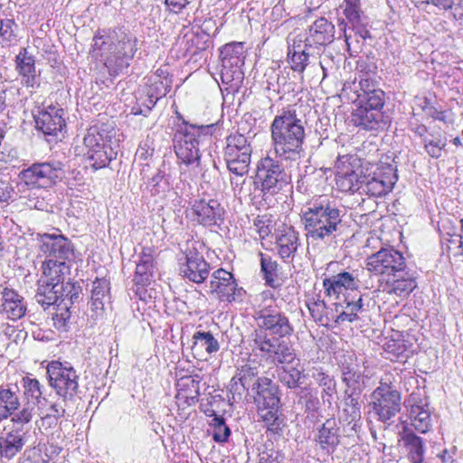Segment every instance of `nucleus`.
<instances>
[{
  "instance_id": "17",
  "label": "nucleus",
  "mask_w": 463,
  "mask_h": 463,
  "mask_svg": "<svg viewBox=\"0 0 463 463\" xmlns=\"http://www.w3.org/2000/svg\"><path fill=\"white\" fill-rule=\"evenodd\" d=\"M41 250L46 259L63 260L70 264L74 260L71 242L63 235L44 233L41 236Z\"/></svg>"
},
{
  "instance_id": "30",
  "label": "nucleus",
  "mask_w": 463,
  "mask_h": 463,
  "mask_svg": "<svg viewBox=\"0 0 463 463\" xmlns=\"http://www.w3.org/2000/svg\"><path fill=\"white\" fill-rule=\"evenodd\" d=\"M276 245L279 257L285 262H291L299 246L298 232L293 227H284L277 235Z\"/></svg>"
},
{
  "instance_id": "3",
  "label": "nucleus",
  "mask_w": 463,
  "mask_h": 463,
  "mask_svg": "<svg viewBox=\"0 0 463 463\" xmlns=\"http://www.w3.org/2000/svg\"><path fill=\"white\" fill-rule=\"evenodd\" d=\"M343 216L335 201L325 195L315 199L302 214L307 238L322 241L335 239L344 227Z\"/></svg>"
},
{
  "instance_id": "49",
  "label": "nucleus",
  "mask_w": 463,
  "mask_h": 463,
  "mask_svg": "<svg viewBox=\"0 0 463 463\" xmlns=\"http://www.w3.org/2000/svg\"><path fill=\"white\" fill-rule=\"evenodd\" d=\"M304 369L297 365L282 366L279 371V381L289 389H296L301 384Z\"/></svg>"
},
{
  "instance_id": "62",
  "label": "nucleus",
  "mask_w": 463,
  "mask_h": 463,
  "mask_svg": "<svg viewBox=\"0 0 463 463\" xmlns=\"http://www.w3.org/2000/svg\"><path fill=\"white\" fill-rule=\"evenodd\" d=\"M424 147L429 156L433 158H439L442 155V150L446 146V141L440 138L429 140L425 138Z\"/></svg>"
},
{
  "instance_id": "29",
  "label": "nucleus",
  "mask_w": 463,
  "mask_h": 463,
  "mask_svg": "<svg viewBox=\"0 0 463 463\" xmlns=\"http://www.w3.org/2000/svg\"><path fill=\"white\" fill-rule=\"evenodd\" d=\"M15 63L23 85L26 88H38L40 83L36 75L35 60L33 55H29L25 48L22 49L16 55Z\"/></svg>"
},
{
  "instance_id": "28",
  "label": "nucleus",
  "mask_w": 463,
  "mask_h": 463,
  "mask_svg": "<svg viewBox=\"0 0 463 463\" xmlns=\"http://www.w3.org/2000/svg\"><path fill=\"white\" fill-rule=\"evenodd\" d=\"M343 382L346 385L345 394L359 395L364 388V375L356 361H345L341 365Z\"/></svg>"
},
{
  "instance_id": "32",
  "label": "nucleus",
  "mask_w": 463,
  "mask_h": 463,
  "mask_svg": "<svg viewBox=\"0 0 463 463\" xmlns=\"http://www.w3.org/2000/svg\"><path fill=\"white\" fill-rule=\"evenodd\" d=\"M154 253L155 250L152 248H143L137 263L133 279L137 285L145 286L149 284L154 277L156 270Z\"/></svg>"
},
{
  "instance_id": "41",
  "label": "nucleus",
  "mask_w": 463,
  "mask_h": 463,
  "mask_svg": "<svg viewBox=\"0 0 463 463\" xmlns=\"http://www.w3.org/2000/svg\"><path fill=\"white\" fill-rule=\"evenodd\" d=\"M22 386L27 403L35 407L43 405V402H47L43 396L44 386L37 379L24 376L22 379Z\"/></svg>"
},
{
  "instance_id": "31",
  "label": "nucleus",
  "mask_w": 463,
  "mask_h": 463,
  "mask_svg": "<svg viewBox=\"0 0 463 463\" xmlns=\"http://www.w3.org/2000/svg\"><path fill=\"white\" fill-rule=\"evenodd\" d=\"M110 283L106 279H97L92 283L90 296L91 317L97 320L103 316L105 303L109 300Z\"/></svg>"
},
{
  "instance_id": "19",
  "label": "nucleus",
  "mask_w": 463,
  "mask_h": 463,
  "mask_svg": "<svg viewBox=\"0 0 463 463\" xmlns=\"http://www.w3.org/2000/svg\"><path fill=\"white\" fill-rule=\"evenodd\" d=\"M335 25L325 17L314 21L306 33L303 43L319 53L321 47L330 44L335 39Z\"/></svg>"
},
{
  "instance_id": "9",
  "label": "nucleus",
  "mask_w": 463,
  "mask_h": 463,
  "mask_svg": "<svg viewBox=\"0 0 463 463\" xmlns=\"http://www.w3.org/2000/svg\"><path fill=\"white\" fill-rule=\"evenodd\" d=\"M48 381L64 402L73 401L79 392L80 376L70 363L51 361L46 367Z\"/></svg>"
},
{
  "instance_id": "14",
  "label": "nucleus",
  "mask_w": 463,
  "mask_h": 463,
  "mask_svg": "<svg viewBox=\"0 0 463 463\" xmlns=\"http://www.w3.org/2000/svg\"><path fill=\"white\" fill-rule=\"evenodd\" d=\"M255 319L258 325L256 330H263L266 334L269 332L278 338L290 335L293 332L288 317L276 307H265L256 311Z\"/></svg>"
},
{
  "instance_id": "55",
  "label": "nucleus",
  "mask_w": 463,
  "mask_h": 463,
  "mask_svg": "<svg viewBox=\"0 0 463 463\" xmlns=\"http://www.w3.org/2000/svg\"><path fill=\"white\" fill-rule=\"evenodd\" d=\"M54 312L52 313L53 326L57 330L67 331L68 324L71 319V306H66L65 303L61 305L57 304L53 307Z\"/></svg>"
},
{
  "instance_id": "2",
  "label": "nucleus",
  "mask_w": 463,
  "mask_h": 463,
  "mask_svg": "<svg viewBox=\"0 0 463 463\" xmlns=\"http://www.w3.org/2000/svg\"><path fill=\"white\" fill-rule=\"evenodd\" d=\"M274 153L281 161H297L301 158L305 140V122L298 118L292 108L277 115L270 126Z\"/></svg>"
},
{
  "instance_id": "39",
  "label": "nucleus",
  "mask_w": 463,
  "mask_h": 463,
  "mask_svg": "<svg viewBox=\"0 0 463 463\" xmlns=\"http://www.w3.org/2000/svg\"><path fill=\"white\" fill-rule=\"evenodd\" d=\"M172 79L163 70H158L147 80L146 93L150 98L161 99L171 90Z\"/></svg>"
},
{
  "instance_id": "38",
  "label": "nucleus",
  "mask_w": 463,
  "mask_h": 463,
  "mask_svg": "<svg viewBox=\"0 0 463 463\" xmlns=\"http://www.w3.org/2000/svg\"><path fill=\"white\" fill-rule=\"evenodd\" d=\"M61 288V284L57 282L50 283L39 279L35 299L44 309L54 307L59 303V290Z\"/></svg>"
},
{
  "instance_id": "16",
  "label": "nucleus",
  "mask_w": 463,
  "mask_h": 463,
  "mask_svg": "<svg viewBox=\"0 0 463 463\" xmlns=\"http://www.w3.org/2000/svg\"><path fill=\"white\" fill-rule=\"evenodd\" d=\"M359 271L357 269L343 270L323 279V288L327 297L339 299L345 292L354 291L360 288Z\"/></svg>"
},
{
  "instance_id": "22",
  "label": "nucleus",
  "mask_w": 463,
  "mask_h": 463,
  "mask_svg": "<svg viewBox=\"0 0 463 463\" xmlns=\"http://www.w3.org/2000/svg\"><path fill=\"white\" fill-rule=\"evenodd\" d=\"M180 273L190 281L203 283L209 276L210 265L196 250H188L185 254V263L180 267Z\"/></svg>"
},
{
  "instance_id": "43",
  "label": "nucleus",
  "mask_w": 463,
  "mask_h": 463,
  "mask_svg": "<svg viewBox=\"0 0 463 463\" xmlns=\"http://www.w3.org/2000/svg\"><path fill=\"white\" fill-rule=\"evenodd\" d=\"M411 347V345L402 338L391 339L385 343L384 352L392 361L405 362L413 353Z\"/></svg>"
},
{
  "instance_id": "52",
  "label": "nucleus",
  "mask_w": 463,
  "mask_h": 463,
  "mask_svg": "<svg viewBox=\"0 0 463 463\" xmlns=\"http://www.w3.org/2000/svg\"><path fill=\"white\" fill-rule=\"evenodd\" d=\"M361 174L358 175L354 171L346 172L343 175H338L336 183L342 191L345 192H360L362 193L361 186Z\"/></svg>"
},
{
  "instance_id": "23",
  "label": "nucleus",
  "mask_w": 463,
  "mask_h": 463,
  "mask_svg": "<svg viewBox=\"0 0 463 463\" xmlns=\"http://www.w3.org/2000/svg\"><path fill=\"white\" fill-rule=\"evenodd\" d=\"M357 90L356 107L383 111L385 102V93L377 88L369 78H362Z\"/></svg>"
},
{
  "instance_id": "7",
  "label": "nucleus",
  "mask_w": 463,
  "mask_h": 463,
  "mask_svg": "<svg viewBox=\"0 0 463 463\" xmlns=\"http://www.w3.org/2000/svg\"><path fill=\"white\" fill-rule=\"evenodd\" d=\"M256 179L264 194L274 195L290 186L291 175L282 165L279 158L268 155L258 162Z\"/></svg>"
},
{
  "instance_id": "57",
  "label": "nucleus",
  "mask_w": 463,
  "mask_h": 463,
  "mask_svg": "<svg viewBox=\"0 0 463 463\" xmlns=\"http://www.w3.org/2000/svg\"><path fill=\"white\" fill-rule=\"evenodd\" d=\"M213 439L215 442L222 443L228 440L231 435L230 428L225 424L224 419L221 416L214 415L213 419Z\"/></svg>"
},
{
  "instance_id": "60",
  "label": "nucleus",
  "mask_w": 463,
  "mask_h": 463,
  "mask_svg": "<svg viewBox=\"0 0 463 463\" xmlns=\"http://www.w3.org/2000/svg\"><path fill=\"white\" fill-rule=\"evenodd\" d=\"M147 185L153 195L165 193L168 189V182L161 170H158L157 173L153 175Z\"/></svg>"
},
{
  "instance_id": "8",
  "label": "nucleus",
  "mask_w": 463,
  "mask_h": 463,
  "mask_svg": "<svg viewBox=\"0 0 463 463\" xmlns=\"http://www.w3.org/2000/svg\"><path fill=\"white\" fill-rule=\"evenodd\" d=\"M252 350L259 351L262 357L272 364H291L296 360V353L288 342L270 337L263 330H254L251 334Z\"/></svg>"
},
{
  "instance_id": "12",
  "label": "nucleus",
  "mask_w": 463,
  "mask_h": 463,
  "mask_svg": "<svg viewBox=\"0 0 463 463\" xmlns=\"http://www.w3.org/2000/svg\"><path fill=\"white\" fill-rule=\"evenodd\" d=\"M366 267L376 275L396 278L404 272L406 261L401 251L393 247H385L367 257Z\"/></svg>"
},
{
  "instance_id": "15",
  "label": "nucleus",
  "mask_w": 463,
  "mask_h": 463,
  "mask_svg": "<svg viewBox=\"0 0 463 463\" xmlns=\"http://www.w3.org/2000/svg\"><path fill=\"white\" fill-rule=\"evenodd\" d=\"M411 426L420 433H427L432 426L427 397L420 390L412 392L405 402Z\"/></svg>"
},
{
  "instance_id": "53",
  "label": "nucleus",
  "mask_w": 463,
  "mask_h": 463,
  "mask_svg": "<svg viewBox=\"0 0 463 463\" xmlns=\"http://www.w3.org/2000/svg\"><path fill=\"white\" fill-rule=\"evenodd\" d=\"M61 289L59 290V303H65L66 306H72L75 302H78L80 299V295L81 293V288L80 286H77L75 283H71L70 281L66 283H61Z\"/></svg>"
},
{
  "instance_id": "6",
  "label": "nucleus",
  "mask_w": 463,
  "mask_h": 463,
  "mask_svg": "<svg viewBox=\"0 0 463 463\" xmlns=\"http://www.w3.org/2000/svg\"><path fill=\"white\" fill-rule=\"evenodd\" d=\"M401 393L392 373H385L371 394L370 405L377 420L388 423L401 411Z\"/></svg>"
},
{
  "instance_id": "24",
  "label": "nucleus",
  "mask_w": 463,
  "mask_h": 463,
  "mask_svg": "<svg viewBox=\"0 0 463 463\" xmlns=\"http://www.w3.org/2000/svg\"><path fill=\"white\" fill-rule=\"evenodd\" d=\"M350 121L365 130L384 128L390 123L389 117L383 111L360 107L352 112Z\"/></svg>"
},
{
  "instance_id": "64",
  "label": "nucleus",
  "mask_w": 463,
  "mask_h": 463,
  "mask_svg": "<svg viewBox=\"0 0 463 463\" xmlns=\"http://www.w3.org/2000/svg\"><path fill=\"white\" fill-rule=\"evenodd\" d=\"M259 463H283L284 455L275 449H265L259 455Z\"/></svg>"
},
{
  "instance_id": "26",
  "label": "nucleus",
  "mask_w": 463,
  "mask_h": 463,
  "mask_svg": "<svg viewBox=\"0 0 463 463\" xmlns=\"http://www.w3.org/2000/svg\"><path fill=\"white\" fill-rule=\"evenodd\" d=\"M30 434L5 427L0 434V448L5 459L10 460L22 451L28 442Z\"/></svg>"
},
{
  "instance_id": "54",
  "label": "nucleus",
  "mask_w": 463,
  "mask_h": 463,
  "mask_svg": "<svg viewBox=\"0 0 463 463\" xmlns=\"http://www.w3.org/2000/svg\"><path fill=\"white\" fill-rule=\"evenodd\" d=\"M200 382L201 377L198 374L182 379V385L186 387L189 392L187 394L180 392L178 395L183 396L189 405L198 401L200 396Z\"/></svg>"
},
{
  "instance_id": "35",
  "label": "nucleus",
  "mask_w": 463,
  "mask_h": 463,
  "mask_svg": "<svg viewBox=\"0 0 463 463\" xmlns=\"http://www.w3.org/2000/svg\"><path fill=\"white\" fill-rule=\"evenodd\" d=\"M317 54H318L317 51L306 46L302 39H299L288 47V63L294 71L303 72L308 64L309 57Z\"/></svg>"
},
{
  "instance_id": "37",
  "label": "nucleus",
  "mask_w": 463,
  "mask_h": 463,
  "mask_svg": "<svg viewBox=\"0 0 463 463\" xmlns=\"http://www.w3.org/2000/svg\"><path fill=\"white\" fill-rule=\"evenodd\" d=\"M42 269L43 275L39 279L61 284L64 282L65 276L70 273L71 264L63 260L46 259L43 262Z\"/></svg>"
},
{
  "instance_id": "44",
  "label": "nucleus",
  "mask_w": 463,
  "mask_h": 463,
  "mask_svg": "<svg viewBox=\"0 0 463 463\" xmlns=\"http://www.w3.org/2000/svg\"><path fill=\"white\" fill-rule=\"evenodd\" d=\"M20 398L16 392L9 388H0V422L20 408Z\"/></svg>"
},
{
  "instance_id": "40",
  "label": "nucleus",
  "mask_w": 463,
  "mask_h": 463,
  "mask_svg": "<svg viewBox=\"0 0 463 463\" xmlns=\"http://www.w3.org/2000/svg\"><path fill=\"white\" fill-rule=\"evenodd\" d=\"M339 419L346 424H354L361 420V402L359 395L345 394L344 398L343 409L340 411Z\"/></svg>"
},
{
  "instance_id": "25",
  "label": "nucleus",
  "mask_w": 463,
  "mask_h": 463,
  "mask_svg": "<svg viewBox=\"0 0 463 463\" xmlns=\"http://www.w3.org/2000/svg\"><path fill=\"white\" fill-rule=\"evenodd\" d=\"M1 301L0 312L7 319L16 321L25 315L27 306L24 298L14 288H3Z\"/></svg>"
},
{
  "instance_id": "21",
  "label": "nucleus",
  "mask_w": 463,
  "mask_h": 463,
  "mask_svg": "<svg viewBox=\"0 0 463 463\" xmlns=\"http://www.w3.org/2000/svg\"><path fill=\"white\" fill-rule=\"evenodd\" d=\"M196 221L203 226L217 225L223 219L224 209L215 199L195 200L191 207Z\"/></svg>"
},
{
  "instance_id": "18",
  "label": "nucleus",
  "mask_w": 463,
  "mask_h": 463,
  "mask_svg": "<svg viewBox=\"0 0 463 463\" xmlns=\"http://www.w3.org/2000/svg\"><path fill=\"white\" fill-rule=\"evenodd\" d=\"M209 288L210 292L215 293L222 301H236L242 294V288H237L233 275L223 269H219L212 274Z\"/></svg>"
},
{
  "instance_id": "5",
  "label": "nucleus",
  "mask_w": 463,
  "mask_h": 463,
  "mask_svg": "<svg viewBox=\"0 0 463 463\" xmlns=\"http://www.w3.org/2000/svg\"><path fill=\"white\" fill-rule=\"evenodd\" d=\"M113 136L114 128L108 124L92 126L84 136L86 156L95 170L109 166L116 157L117 153L110 145Z\"/></svg>"
},
{
  "instance_id": "1",
  "label": "nucleus",
  "mask_w": 463,
  "mask_h": 463,
  "mask_svg": "<svg viewBox=\"0 0 463 463\" xmlns=\"http://www.w3.org/2000/svg\"><path fill=\"white\" fill-rule=\"evenodd\" d=\"M136 38H133L122 28L98 31L93 37L90 54L100 59L109 73L116 76L128 69L137 48Z\"/></svg>"
},
{
  "instance_id": "58",
  "label": "nucleus",
  "mask_w": 463,
  "mask_h": 463,
  "mask_svg": "<svg viewBox=\"0 0 463 463\" xmlns=\"http://www.w3.org/2000/svg\"><path fill=\"white\" fill-rule=\"evenodd\" d=\"M44 404L39 406L41 410V413L43 414L42 418L43 420H54L57 421L59 419L62 418L65 414L64 406L59 402H52L48 407L44 408Z\"/></svg>"
},
{
  "instance_id": "61",
  "label": "nucleus",
  "mask_w": 463,
  "mask_h": 463,
  "mask_svg": "<svg viewBox=\"0 0 463 463\" xmlns=\"http://www.w3.org/2000/svg\"><path fill=\"white\" fill-rule=\"evenodd\" d=\"M345 8L344 10V14L347 20L345 23L347 25L349 24V26H352L362 20L358 6V0H345Z\"/></svg>"
},
{
  "instance_id": "45",
  "label": "nucleus",
  "mask_w": 463,
  "mask_h": 463,
  "mask_svg": "<svg viewBox=\"0 0 463 463\" xmlns=\"http://www.w3.org/2000/svg\"><path fill=\"white\" fill-rule=\"evenodd\" d=\"M224 160L229 171L237 176H244L249 173L251 156L224 152Z\"/></svg>"
},
{
  "instance_id": "34",
  "label": "nucleus",
  "mask_w": 463,
  "mask_h": 463,
  "mask_svg": "<svg viewBox=\"0 0 463 463\" xmlns=\"http://www.w3.org/2000/svg\"><path fill=\"white\" fill-rule=\"evenodd\" d=\"M401 439L411 463H422L425 454V443L422 438L417 436L407 425L403 426Z\"/></svg>"
},
{
  "instance_id": "11",
  "label": "nucleus",
  "mask_w": 463,
  "mask_h": 463,
  "mask_svg": "<svg viewBox=\"0 0 463 463\" xmlns=\"http://www.w3.org/2000/svg\"><path fill=\"white\" fill-rule=\"evenodd\" d=\"M244 43L232 42L226 43L220 51L221 57V80L223 84L238 86L242 79L241 67L244 64Z\"/></svg>"
},
{
  "instance_id": "46",
  "label": "nucleus",
  "mask_w": 463,
  "mask_h": 463,
  "mask_svg": "<svg viewBox=\"0 0 463 463\" xmlns=\"http://www.w3.org/2000/svg\"><path fill=\"white\" fill-rule=\"evenodd\" d=\"M307 306L315 322L326 326L334 322L335 307H326L324 300H313L308 302Z\"/></svg>"
},
{
  "instance_id": "47",
  "label": "nucleus",
  "mask_w": 463,
  "mask_h": 463,
  "mask_svg": "<svg viewBox=\"0 0 463 463\" xmlns=\"http://www.w3.org/2000/svg\"><path fill=\"white\" fill-rule=\"evenodd\" d=\"M34 406L30 403H26L23 406L20 411H15L10 415L11 418V426L8 428L17 430H22L26 434L30 433L31 428L29 427V423L33 420L34 415Z\"/></svg>"
},
{
  "instance_id": "59",
  "label": "nucleus",
  "mask_w": 463,
  "mask_h": 463,
  "mask_svg": "<svg viewBox=\"0 0 463 463\" xmlns=\"http://www.w3.org/2000/svg\"><path fill=\"white\" fill-rule=\"evenodd\" d=\"M16 27L17 24L14 19L0 20V38L3 43H9L15 39L14 28Z\"/></svg>"
},
{
  "instance_id": "4",
  "label": "nucleus",
  "mask_w": 463,
  "mask_h": 463,
  "mask_svg": "<svg viewBox=\"0 0 463 463\" xmlns=\"http://www.w3.org/2000/svg\"><path fill=\"white\" fill-rule=\"evenodd\" d=\"M214 130V124L196 125L184 121L173 138L178 161L186 166H200L201 151L211 143Z\"/></svg>"
},
{
  "instance_id": "33",
  "label": "nucleus",
  "mask_w": 463,
  "mask_h": 463,
  "mask_svg": "<svg viewBox=\"0 0 463 463\" xmlns=\"http://www.w3.org/2000/svg\"><path fill=\"white\" fill-rule=\"evenodd\" d=\"M316 441L327 454L333 453L339 444V428L334 418L327 419L318 429Z\"/></svg>"
},
{
  "instance_id": "48",
  "label": "nucleus",
  "mask_w": 463,
  "mask_h": 463,
  "mask_svg": "<svg viewBox=\"0 0 463 463\" xmlns=\"http://www.w3.org/2000/svg\"><path fill=\"white\" fill-rule=\"evenodd\" d=\"M279 405H274V409L266 404L257 405L260 418L265 423L267 429L272 432L281 430L283 420L279 416Z\"/></svg>"
},
{
  "instance_id": "56",
  "label": "nucleus",
  "mask_w": 463,
  "mask_h": 463,
  "mask_svg": "<svg viewBox=\"0 0 463 463\" xmlns=\"http://www.w3.org/2000/svg\"><path fill=\"white\" fill-rule=\"evenodd\" d=\"M259 374V366L255 362H249L248 364L242 365L241 368L237 369L236 379L242 383L246 387L250 389V386H252L254 383V379Z\"/></svg>"
},
{
  "instance_id": "13",
  "label": "nucleus",
  "mask_w": 463,
  "mask_h": 463,
  "mask_svg": "<svg viewBox=\"0 0 463 463\" xmlns=\"http://www.w3.org/2000/svg\"><path fill=\"white\" fill-rule=\"evenodd\" d=\"M62 166L59 161L35 163L23 170L20 176L27 185L50 187L62 178Z\"/></svg>"
},
{
  "instance_id": "36",
  "label": "nucleus",
  "mask_w": 463,
  "mask_h": 463,
  "mask_svg": "<svg viewBox=\"0 0 463 463\" xmlns=\"http://www.w3.org/2000/svg\"><path fill=\"white\" fill-rule=\"evenodd\" d=\"M220 345L211 332L197 331L193 335L192 352L196 359H205L204 352L212 354L218 352Z\"/></svg>"
},
{
  "instance_id": "63",
  "label": "nucleus",
  "mask_w": 463,
  "mask_h": 463,
  "mask_svg": "<svg viewBox=\"0 0 463 463\" xmlns=\"http://www.w3.org/2000/svg\"><path fill=\"white\" fill-rule=\"evenodd\" d=\"M248 391L249 388L246 387L242 383H240V381L236 379V376L233 375L229 384V392L231 394L230 400H232L233 402H238L242 400L244 393Z\"/></svg>"
},
{
  "instance_id": "10",
  "label": "nucleus",
  "mask_w": 463,
  "mask_h": 463,
  "mask_svg": "<svg viewBox=\"0 0 463 463\" xmlns=\"http://www.w3.org/2000/svg\"><path fill=\"white\" fill-rule=\"evenodd\" d=\"M398 181L396 166L388 164L381 163L371 170L366 169V172H361V188L362 193L370 196H383L392 191L395 184Z\"/></svg>"
},
{
  "instance_id": "27",
  "label": "nucleus",
  "mask_w": 463,
  "mask_h": 463,
  "mask_svg": "<svg viewBox=\"0 0 463 463\" xmlns=\"http://www.w3.org/2000/svg\"><path fill=\"white\" fill-rule=\"evenodd\" d=\"M251 392L257 405L266 404L274 409L273 406L280 402L279 387L270 378L258 377L252 383Z\"/></svg>"
},
{
  "instance_id": "42",
  "label": "nucleus",
  "mask_w": 463,
  "mask_h": 463,
  "mask_svg": "<svg viewBox=\"0 0 463 463\" xmlns=\"http://www.w3.org/2000/svg\"><path fill=\"white\" fill-rule=\"evenodd\" d=\"M416 281L411 277H405L403 272L396 278H389L383 291L395 294L398 297H406L416 288Z\"/></svg>"
},
{
  "instance_id": "20",
  "label": "nucleus",
  "mask_w": 463,
  "mask_h": 463,
  "mask_svg": "<svg viewBox=\"0 0 463 463\" xmlns=\"http://www.w3.org/2000/svg\"><path fill=\"white\" fill-rule=\"evenodd\" d=\"M63 109L53 106L39 109L34 114L36 128L45 136H57L65 127Z\"/></svg>"
},
{
  "instance_id": "51",
  "label": "nucleus",
  "mask_w": 463,
  "mask_h": 463,
  "mask_svg": "<svg viewBox=\"0 0 463 463\" xmlns=\"http://www.w3.org/2000/svg\"><path fill=\"white\" fill-rule=\"evenodd\" d=\"M260 271L268 286L276 288V279L278 277V263L267 254L260 253Z\"/></svg>"
},
{
  "instance_id": "50",
  "label": "nucleus",
  "mask_w": 463,
  "mask_h": 463,
  "mask_svg": "<svg viewBox=\"0 0 463 463\" xmlns=\"http://www.w3.org/2000/svg\"><path fill=\"white\" fill-rule=\"evenodd\" d=\"M224 152L251 156L252 147L244 135L235 132L226 137Z\"/></svg>"
}]
</instances>
